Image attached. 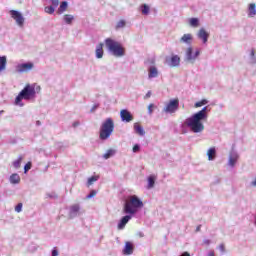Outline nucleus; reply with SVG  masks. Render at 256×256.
I'll list each match as a JSON object with an SVG mask.
<instances>
[{
    "label": "nucleus",
    "instance_id": "32",
    "mask_svg": "<svg viewBox=\"0 0 256 256\" xmlns=\"http://www.w3.org/2000/svg\"><path fill=\"white\" fill-rule=\"evenodd\" d=\"M45 13H48V15H53L55 13V7L53 6H46L44 8Z\"/></svg>",
    "mask_w": 256,
    "mask_h": 256
},
{
    "label": "nucleus",
    "instance_id": "15",
    "mask_svg": "<svg viewBox=\"0 0 256 256\" xmlns=\"http://www.w3.org/2000/svg\"><path fill=\"white\" fill-rule=\"evenodd\" d=\"M135 249V246L131 242H126L124 249H123V254L124 255H133V251Z\"/></svg>",
    "mask_w": 256,
    "mask_h": 256
},
{
    "label": "nucleus",
    "instance_id": "45",
    "mask_svg": "<svg viewBox=\"0 0 256 256\" xmlns=\"http://www.w3.org/2000/svg\"><path fill=\"white\" fill-rule=\"evenodd\" d=\"M48 197H50V199H57V194L55 193L48 194Z\"/></svg>",
    "mask_w": 256,
    "mask_h": 256
},
{
    "label": "nucleus",
    "instance_id": "37",
    "mask_svg": "<svg viewBox=\"0 0 256 256\" xmlns=\"http://www.w3.org/2000/svg\"><path fill=\"white\" fill-rule=\"evenodd\" d=\"M97 195V190H91V192L86 196L87 199H93Z\"/></svg>",
    "mask_w": 256,
    "mask_h": 256
},
{
    "label": "nucleus",
    "instance_id": "33",
    "mask_svg": "<svg viewBox=\"0 0 256 256\" xmlns=\"http://www.w3.org/2000/svg\"><path fill=\"white\" fill-rule=\"evenodd\" d=\"M141 11L143 15H149L150 8L147 4L141 6Z\"/></svg>",
    "mask_w": 256,
    "mask_h": 256
},
{
    "label": "nucleus",
    "instance_id": "38",
    "mask_svg": "<svg viewBox=\"0 0 256 256\" xmlns=\"http://www.w3.org/2000/svg\"><path fill=\"white\" fill-rule=\"evenodd\" d=\"M141 151V146L139 144H135L133 146V153H139Z\"/></svg>",
    "mask_w": 256,
    "mask_h": 256
},
{
    "label": "nucleus",
    "instance_id": "14",
    "mask_svg": "<svg viewBox=\"0 0 256 256\" xmlns=\"http://www.w3.org/2000/svg\"><path fill=\"white\" fill-rule=\"evenodd\" d=\"M197 37L203 41L204 45L207 43V41H209V33L205 30V28H201L198 31Z\"/></svg>",
    "mask_w": 256,
    "mask_h": 256
},
{
    "label": "nucleus",
    "instance_id": "10",
    "mask_svg": "<svg viewBox=\"0 0 256 256\" xmlns=\"http://www.w3.org/2000/svg\"><path fill=\"white\" fill-rule=\"evenodd\" d=\"M33 67L34 65L32 62L22 63L17 65L16 71H18V73H27V71H31Z\"/></svg>",
    "mask_w": 256,
    "mask_h": 256
},
{
    "label": "nucleus",
    "instance_id": "30",
    "mask_svg": "<svg viewBox=\"0 0 256 256\" xmlns=\"http://www.w3.org/2000/svg\"><path fill=\"white\" fill-rule=\"evenodd\" d=\"M95 181H99V176H92V177L88 178L87 187H90V185L95 183Z\"/></svg>",
    "mask_w": 256,
    "mask_h": 256
},
{
    "label": "nucleus",
    "instance_id": "42",
    "mask_svg": "<svg viewBox=\"0 0 256 256\" xmlns=\"http://www.w3.org/2000/svg\"><path fill=\"white\" fill-rule=\"evenodd\" d=\"M52 256H59V250H57V247L52 249Z\"/></svg>",
    "mask_w": 256,
    "mask_h": 256
},
{
    "label": "nucleus",
    "instance_id": "46",
    "mask_svg": "<svg viewBox=\"0 0 256 256\" xmlns=\"http://www.w3.org/2000/svg\"><path fill=\"white\" fill-rule=\"evenodd\" d=\"M151 97V91H148L144 96V99H149Z\"/></svg>",
    "mask_w": 256,
    "mask_h": 256
},
{
    "label": "nucleus",
    "instance_id": "39",
    "mask_svg": "<svg viewBox=\"0 0 256 256\" xmlns=\"http://www.w3.org/2000/svg\"><path fill=\"white\" fill-rule=\"evenodd\" d=\"M153 107H155V104H149L148 106V114L153 115Z\"/></svg>",
    "mask_w": 256,
    "mask_h": 256
},
{
    "label": "nucleus",
    "instance_id": "12",
    "mask_svg": "<svg viewBox=\"0 0 256 256\" xmlns=\"http://www.w3.org/2000/svg\"><path fill=\"white\" fill-rule=\"evenodd\" d=\"M120 117L121 121L124 123H131V121H133V114H131V112H129L127 109L121 110Z\"/></svg>",
    "mask_w": 256,
    "mask_h": 256
},
{
    "label": "nucleus",
    "instance_id": "19",
    "mask_svg": "<svg viewBox=\"0 0 256 256\" xmlns=\"http://www.w3.org/2000/svg\"><path fill=\"white\" fill-rule=\"evenodd\" d=\"M9 181L12 185H19V183H21V176H19L17 173H14L10 176Z\"/></svg>",
    "mask_w": 256,
    "mask_h": 256
},
{
    "label": "nucleus",
    "instance_id": "50",
    "mask_svg": "<svg viewBox=\"0 0 256 256\" xmlns=\"http://www.w3.org/2000/svg\"><path fill=\"white\" fill-rule=\"evenodd\" d=\"M205 245H211V240H204Z\"/></svg>",
    "mask_w": 256,
    "mask_h": 256
},
{
    "label": "nucleus",
    "instance_id": "51",
    "mask_svg": "<svg viewBox=\"0 0 256 256\" xmlns=\"http://www.w3.org/2000/svg\"><path fill=\"white\" fill-rule=\"evenodd\" d=\"M208 256H215V252H214V251H210V252L208 253Z\"/></svg>",
    "mask_w": 256,
    "mask_h": 256
},
{
    "label": "nucleus",
    "instance_id": "17",
    "mask_svg": "<svg viewBox=\"0 0 256 256\" xmlns=\"http://www.w3.org/2000/svg\"><path fill=\"white\" fill-rule=\"evenodd\" d=\"M207 157L208 161H215L217 157V149L215 147H211L210 149H208Z\"/></svg>",
    "mask_w": 256,
    "mask_h": 256
},
{
    "label": "nucleus",
    "instance_id": "26",
    "mask_svg": "<svg viewBox=\"0 0 256 256\" xmlns=\"http://www.w3.org/2000/svg\"><path fill=\"white\" fill-rule=\"evenodd\" d=\"M115 153H117V150L115 149H108L105 154H103V159H111V157H114Z\"/></svg>",
    "mask_w": 256,
    "mask_h": 256
},
{
    "label": "nucleus",
    "instance_id": "36",
    "mask_svg": "<svg viewBox=\"0 0 256 256\" xmlns=\"http://www.w3.org/2000/svg\"><path fill=\"white\" fill-rule=\"evenodd\" d=\"M16 213H21L23 211V203H18L15 207Z\"/></svg>",
    "mask_w": 256,
    "mask_h": 256
},
{
    "label": "nucleus",
    "instance_id": "5",
    "mask_svg": "<svg viewBox=\"0 0 256 256\" xmlns=\"http://www.w3.org/2000/svg\"><path fill=\"white\" fill-rule=\"evenodd\" d=\"M105 45H106L108 51H110V53L114 57H124L125 48L121 45V43H119L111 38H107L105 40Z\"/></svg>",
    "mask_w": 256,
    "mask_h": 256
},
{
    "label": "nucleus",
    "instance_id": "6",
    "mask_svg": "<svg viewBox=\"0 0 256 256\" xmlns=\"http://www.w3.org/2000/svg\"><path fill=\"white\" fill-rule=\"evenodd\" d=\"M179 111V99H171L163 108V112L169 115H173V113H177Z\"/></svg>",
    "mask_w": 256,
    "mask_h": 256
},
{
    "label": "nucleus",
    "instance_id": "49",
    "mask_svg": "<svg viewBox=\"0 0 256 256\" xmlns=\"http://www.w3.org/2000/svg\"><path fill=\"white\" fill-rule=\"evenodd\" d=\"M199 231H201V225H198V226L196 227V233H199Z\"/></svg>",
    "mask_w": 256,
    "mask_h": 256
},
{
    "label": "nucleus",
    "instance_id": "22",
    "mask_svg": "<svg viewBox=\"0 0 256 256\" xmlns=\"http://www.w3.org/2000/svg\"><path fill=\"white\" fill-rule=\"evenodd\" d=\"M68 5L69 4L67 3V1L61 2L60 6L58 8V11H57L58 15H63V13H65V11H67Z\"/></svg>",
    "mask_w": 256,
    "mask_h": 256
},
{
    "label": "nucleus",
    "instance_id": "20",
    "mask_svg": "<svg viewBox=\"0 0 256 256\" xmlns=\"http://www.w3.org/2000/svg\"><path fill=\"white\" fill-rule=\"evenodd\" d=\"M96 59H103L104 51H103V43H100L96 46Z\"/></svg>",
    "mask_w": 256,
    "mask_h": 256
},
{
    "label": "nucleus",
    "instance_id": "29",
    "mask_svg": "<svg viewBox=\"0 0 256 256\" xmlns=\"http://www.w3.org/2000/svg\"><path fill=\"white\" fill-rule=\"evenodd\" d=\"M21 161H23V156H19L18 159L13 162V167L19 169V167H21Z\"/></svg>",
    "mask_w": 256,
    "mask_h": 256
},
{
    "label": "nucleus",
    "instance_id": "25",
    "mask_svg": "<svg viewBox=\"0 0 256 256\" xmlns=\"http://www.w3.org/2000/svg\"><path fill=\"white\" fill-rule=\"evenodd\" d=\"M157 180V176L155 175H150L148 177V189H153L155 187V181Z\"/></svg>",
    "mask_w": 256,
    "mask_h": 256
},
{
    "label": "nucleus",
    "instance_id": "8",
    "mask_svg": "<svg viewBox=\"0 0 256 256\" xmlns=\"http://www.w3.org/2000/svg\"><path fill=\"white\" fill-rule=\"evenodd\" d=\"M10 15L12 19H14L19 27H23L25 25V18L23 14L17 10H10Z\"/></svg>",
    "mask_w": 256,
    "mask_h": 256
},
{
    "label": "nucleus",
    "instance_id": "52",
    "mask_svg": "<svg viewBox=\"0 0 256 256\" xmlns=\"http://www.w3.org/2000/svg\"><path fill=\"white\" fill-rule=\"evenodd\" d=\"M36 125H37V126L41 125V121H39V120L36 121Z\"/></svg>",
    "mask_w": 256,
    "mask_h": 256
},
{
    "label": "nucleus",
    "instance_id": "27",
    "mask_svg": "<svg viewBox=\"0 0 256 256\" xmlns=\"http://www.w3.org/2000/svg\"><path fill=\"white\" fill-rule=\"evenodd\" d=\"M7 67V56H0V71H5Z\"/></svg>",
    "mask_w": 256,
    "mask_h": 256
},
{
    "label": "nucleus",
    "instance_id": "43",
    "mask_svg": "<svg viewBox=\"0 0 256 256\" xmlns=\"http://www.w3.org/2000/svg\"><path fill=\"white\" fill-rule=\"evenodd\" d=\"M97 109H99V104H95L91 110H90V113H95V111H97Z\"/></svg>",
    "mask_w": 256,
    "mask_h": 256
},
{
    "label": "nucleus",
    "instance_id": "40",
    "mask_svg": "<svg viewBox=\"0 0 256 256\" xmlns=\"http://www.w3.org/2000/svg\"><path fill=\"white\" fill-rule=\"evenodd\" d=\"M30 169H31V162H28V163L24 166V173H27Z\"/></svg>",
    "mask_w": 256,
    "mask_h": 256
},
{
    "label": "nucleus",
    "instance_id": "16",
    "mask_svg": "<svg viewBox=\"0 0 256 256\" xmlns=\"http://www.w3.org/2000/svg\"><path fill=\"white\" fill-rule=\"evenodd\" d=\"M159 76V70H157V67L150 66L148 69V77L149 79H155V77Z\"/></svg>",
    "mask_w": 256,
    "mask_h": 256
},
{
    "label": "nucleus",
    "instance_id": "3",
    "mask_svg": "<svg viewBox=\"0 0 256 256\" xmlns=\"http://www.w3.org/2000/svg\"><path fill=\"white\" fill-rule=\"evenodd\" d=\"M114 130L115 122H113V118H107L100 127L99 139L101 141H107L113 135Z\"/></svg>",
    "mask_w": 256,
    "mask_h": 256
},
{
    "label": "nucleus",
    "instance_id": "44",
    "mask_svg": "<svg viewBox=\"0 0 256 256\" xmlns=\"http://www.w3.org/2000/svg\"><path fill=\"white\" fill-rule=\"evenodd\" d=\"M219 250L221 251V253H225V244H220Z\"/></svg>",
    "mask_w": 256,
    "mask_h": 256
},
{
    "label": "nucleus",
    "instance_id": "4",
    "mask_svg": "<svg viewBox=\"0 0 256 256\" xmlns=\"http://www.w3.org/2000/svg\"><path fill=\"white\" fill-rule=\"evenodd\" d=\"M35 95V86L27 84L16 97L15 104L19 105V107H23V103H21V101H23V99H25V101H29V99L35 98Z\"/></svg>",
    "mask_w": 256,
    "mask_h": 256
},
{
    "label": "nucleus",
    "instance_id": "34",
    "mask_svg": "<svg viewBox=\"0 0 256 256\" xmlns=\"http://www.w3.org/2000/svg\"><path fill=\"white\" fill-rule=\"evenodd\" d=\"M250 63L251 65H255L256 64V57H255V50L252 49L250 52Z\"/></svg>",
    "mask_w": 256,
    "mask_h": 256
},
{
    "label": "nucleus",
    "instance_id": "35",
    "mask_svg": "<svg viewBox=\"0 0 256 256\" xmlns=\"http://www.w3.org/2000/svg\"><path fill=\"white\" fill-rule=\"evenodd\" d=\"M126 22L125 20H120L118 21V23L116 24V29H123V27H125Z\"/></svg>",
    "mask_w": 256,
    "mask_h": 256
},
{
    "label": "nucleus",
    "instance_id": "2",
    "mask_svg": "<svg viewBox=\"0 0 256 256\" xmlns=\"http://www.w3.org/2000/svg\"><path fill=\"white\" fill-rule=\"evenodd\" d=\"M209 106H205L202 110L196 112L191 117L187 118L185 121V125L190 128L192 133H203L205 131V125H203V121H207V117H209Z\"/></svg>",
    "mask_w": 256,
    "mask_h": 256
},
{
    "label": "nucleus",
    "instance_id": "13",
    "mask_svg": "<svg viewBox=\"0 0 256 256\" xmlns=\"http://www.w3.org/2000/svg\"><path fill=\"white\" fill-rule=\"evenodd\" d=\"M239 161V154L235 151L230 152L228 159V166L235 167V164Z\"/></svg>",
    "mask_w": 256,
    "mask_h": 256
},
{
    "label": "nucleus",
    "instance_id": "7",
    "mask_svg": "<svg viewBox=\"0 0 256 256\" xmlns=\"http://www.w3.org/2000/svg\"><path fill=\"white\" fill-rule=\"evenodd\" d=\"M199 55H201V51H199V49H197L193 55V48L188 47L185 53V61H188L189 63H195V60Z\"/></svg>",
    "mask_w": 256,
    "mask_h": 256
},
{
    "label": "nucleus",
    "instance_id": "47",
    "mask_svg": "<svg viewBox=\"0 0 256 256\" xmlns=\"http://www.w3.org/2000/svg\"><path fill=\"white\" fill-rule=\"evenodd\" d=\"M180 256H192L189 252H183Z\"/></svg>",
    "mask_w": 256,
    "mask_h": 256
},
{
    "label": "nucleus",
    "instance_id": "28",
    "mask_svg": "<svg viewBox=\"0 0 256 256\" xmlns=\"http://www.w3.org/2000/svg\"><path fill=\"white\" fill-rule=\"evenodd\" d=\"M189 25L190 27H194V28L199 27V18H190Z\"/></svg>",
    "mask_w": 256,
    "mask_h": 256
},
{
    "label": "nucleus",
    "instance_id": "31",
    "mask_svg": "<svg viewBox=\"0 0 256 256\" xmlns=\"http://www.w3.org/2000/svg\"><path fill=\"white\" fill-rule=\"evenodd\" d=\"M207 103H209V100L207 99H202L201 101L199 102H196L194 104V107L198 108V107H203V105H207Z\"/></svg>",
    "mask_w": 256,
    "mask_h": 256
},
{
    "label": "nucleus",
    "instance_id": "9",
    "mask_svg": "<svg viewBox=\"0 0 256 256\" xmlns=\"http://www.w3.org/2000/svg\"><path fill=\"white\" fill-rule=\"evenodd\" d=\"M81 215V205L74 204L70 206L68 217L69 219H75V217H79Z\"/></svg>",
    "mask_w": 256,
    "mask_h": 256
},
{
    "label": "nucleus",
    "instance_id": "1",
    "mask_svg": "<svg viewBox=\"0 0 256 256\" xmlns=\"http://www.w3.org/2000/svg\"><path fill=\"white\" fill-rule=\"evenodd\" d=\"M139 209H143V201H141V199H139V197L136 195L130 196L129 201L125 202L123 208L126 216L121 218L120 222L118 223V229H125V225L131 221V215H135Z\"/></svg>",
    "mask_w": 256,
    "mask_h": 256
},
{
    "label": "nucleus",
    "instance_id": "11",
    "mask_svg": "<svg viewBox=\"0 0 256 256\" xmlns=\"http://www.w3.org/2000/svg\"><path fill=\"white\" fill-rule=\"evenodd\" d=\"M166 63L169 67H179L181 65V58L178 55H172V57L166 58Z\"/></svg>",
    "mask_w": 256,
    "mask_h": 256
},
{
    "label": "nucleus",
    "instance_id": "54",
    "mask_svg": "<svg viewBox=\"0 0 256 256\" xmlns=\"http://www.w3.org/2000/svg\"><path fill=\"white\" fill-rule=\"evenodd\" d=\"M140 237H143V234L140 233Z\"/></svg>",
    "mask_w": 256,
    "mask_h": 256
},
{
    "label": "nucleus",
    "instance_id": "18",
    "mask_svg": "<svg viewBox=\"0 0 256 256\" xmlns=\"http://www.w3.org/2000/svg\"><path fill=\"white\" fill-rule=\"evenodd\" d=\"M180 43H185L186 45H191L193 43V35H191V34H184L180 38Z\"/></svg>",
    "mask_w": 256,
    "mask_h": 256
},
{
    "label": "nucleus",
    "instance_id": "48",
    "mask_svg": "<svg viewBox=\"0 0 256 256\" xmlns=\"http://www.w3.org/2000/svg\"><path fill=\"white\" fill-rule=\"evenodd\" d=\"M72 127H79V121H76L72 124Z\"/></svg>",
    "mask_w": 256,
    "mask_h": 256
},
{
    "label": "nucleus",
    "instance_id": "53",
    "mask_svg": "<svg viewBox=\"0 0 256 256\" xmlns=\"http://www.w3.org/2000/svg\"><path fill=\"white\" fill-rule=\"evenodd\" d=\"M2 113H5V111L4 110H0V115H2Z\"/></svg>",
    "mask_w": 256,
    "mask_h": 256
},
{
    "label": "nucleus",
    "instance_id": "23",
    "mask_svg": "<svg viewBox=\"0 0 256 256\" xmlns=\"http://www.w3.org/2000/svg\"><path fill=\"white\" fill-rule=\"evenodd\" d=\"M74 20L75 17L71 14H65L63 16V21L66 23V25H72Z\"/></svg>",
    "mask_w": 256,
    "mask_h": 256
},
{
    "label": "nucleus",
    "instance_id": "24",
    "mask_svg": "<svg viewBox=\"0 0 256 256\" xmlns=\"http://www.w3.org/2000/svg\"><path fill=\"white\" fill-rule=\"evenodd\" d=\"M256 15V5L251 3L248 7V17H255Z\"/></svg>",
    "mask_w": 256,
    "mask_h": 256
},
{
    "label": "nucleus",
    "instance_id": "41",
    "mask_svg": "<svg viewBox=\"0 0 256 256\" xmlns=\"http://www.w3.org/2000/svg\"><path fill=\"white\" fill-rule=\"evenodd\" d=\"M51 3H52V7H54V9L56 7H59V0H51Z\"/></svg>",
    "mask_w": 256,
    "mask_h": 256
},
{
    "label": "nucleus",
    "instance_id": "21",
    "mask_svg": "<svg viewBox=\"0 0 256 256\" xmlns=\"http://www.w3.org/2000/svg\"><path fill=\"white\" fill-rule=\"evenodd\" d=\"M134 131L137 133V135H140V137H144L145 135V129L139 123H134Z\"/></svg>",
    "mask_w": 256,
    "mask_h": 256
}]
</instances>
